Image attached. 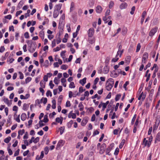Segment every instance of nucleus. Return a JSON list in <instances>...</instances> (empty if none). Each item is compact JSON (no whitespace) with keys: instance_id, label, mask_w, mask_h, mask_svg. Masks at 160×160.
<instances>
[{"instance_id":"obj_22","label":"nucleus","mask_w":160,"mask_h":160,"mask_svg":"<svg viewBox=\"0 0 160 160\" xmlns=\"http://www.w3.org/2000/svg\"><path fill=\"white\" fill-rule=\"evenodd\" d=\"M88 41L90 43L93 44L95 42V39L94 38H88Z\"/></svg>"},{"instance_id":"obj_62","label":"nucleus","mask_w":160,"mask_h":160,"mask_svg":"<svg viewBox=\"0 0 160 160\" xmlns=\"http://www.w3.org/2000/svg\"><path fill=\"white\" fill-rule=\"evenodd\" d=\"M49 85L50 87V88L51 89H52L53 87L54 86V85L53 84L52 82V81H50L49 83Z\"/></svg>"},{"instance_id":"obj_54","label":"nucleus","mask_w":160,"mask_h":160,"mask_svg":"<svg viewBox=\"0 0 160 160\" xmlns=\"http://www.w3.org/2000/svg\"><path fill=\"white\" fill-rule=\"evenodd\" d=\"M54 82L57 85L59 83V81L58 80L57 77H55L54 80Z\"/></svg>"},{"instance_id":"obj_25","label":"nucleus","mask_w":160,"mask_h":160,"mask_svg":"<svg viewBox=\"0 0 160 160\" xmlns=\"http://www.w3.org/2000/svg\"><path fill=\"white\" fill-rule=\"evenodd\" d=\"M41 102V103L43 102L44 104H45L47 102V99L46 98H42L40 100Z\"/></svg>"},{"instance_id":"obj_17","label":"nucleus","mask_w":160,"mask_h":160,"mask_svg":"<svg viewBox=\"0 0 160 160\" xmlns=\"http://www.w3.org/2000/svg\"><path fill=\"white\" fill-rule=\"evenodd\" d=\"M159 141H160V131L157 134L154 142L156 143L157 142Z\"/></svg>"},{"instance_id":"obj_5","label":"nucleus","mask_w":160,"mask_h":160,"mask_svg":"<svg viewBox=\"0 0 160 160\" xmlns=\"http://www.w3.org/2000/svg\"><path fill=\"white\" fill-rule=\"evenodd\" d=\"M94 32V30L92 28H90L88 31V38L92 37Z\"/></svg>"},{"instance_id":"obj_53","label":"nucleus","mask_w":160,"mask_h":160,"mask_svg":"<svg viewBox=\"0 0 160 160\" xmlns=\"http://www.w3.org/2000/svg\"><path fill=\"white\" fill-rule=\"evenodd\" d=\"M24 132V130H20L18 131V134L19 135H22Z\"/></svg>"},{"instance_id":"obj_23","label":"nucleus","mask_w":160,"mask_h":160,"mask_svg":"<svg viewBox=\"0 0 160 160\" xmlns=\"http://www.w3.org/2000/svg\"><path fill=\"white\" fill-rule=\"evenodd\" d=\"M63 98V96L62 95H60L58 99V105H60L62 102V100Z\"/></svg>"},{"instance_id":"obj_48","label":"nucleus","mask_w":160,"mask_h":160,"mask_svg":"<svg viewBox=\"0 0 160 160\" xmlns=\"http://www.w3.org/2000/svg\"><path fill=\"white\" fill-rule=\"evenodd\" d=\"M83 158V155L82 154H80L78 157V158L77 160H82Z\"/></svg>"},{"instance_id":"obj_21","label":"nucleus","mask_w":160,"mask_h":160,"mask_svg":"<svg viewBox=\"0 0 160 160\" xmlns=\"http://www.w3.org/2000/svg\"><path fill=\"white\" fill-rule=\"evenodd\" d=\"M59 12L54 10L53 13V17L54 18H57L58 16Z\"/></svg>"},{"instance_id":"obj_10","label":"nucleus","mask_w":160,"mask_h":160,"mask_svg":"<svg viewBox=\"0 0 160 160\" xmlns=\"http://www.w3.org/2000/svg\"><path fill=\"white\" fill-rule=\"evenodd\" d=\"M68 117L69 118H72V119L76 118V115L75 113H72V111H71L69 113Z\"/></svg>"},{"instance_id":"obj_60","label":"nucleus","mask_w":160,"mask_h":160,"mask_svg":"<svg viewBox=\"0 0 160 160\" xmlns=\"http://www.w3.org/2000/svg\"><path fill=\"white\" fill-rule=\"evenodd\" d=\"M110 12V10L109 9H107L106 10V13H105V16H108L109 15Z\"/></svg>"},{"instance_id":"obj_31","label":"nucleus","mask_w":160,"mask_h":160,"mask_svg":"<svg viewBox=\"0 0 160 160\" xmlns=\"http://www.w3.org/2000/svg\"><path fill=\"white\" fill-rule=\"evenodd\" d=\"M88 122V120L86 119H83L82 120L81 124L82 126H85Z\"/></svg>"},{"instance_id":"obj_43","label":"nucleus","mask_w":160,"mask_h":160,"mask_svg":"<svg viewBox=\"0 0 160 160\" xmlns=\"http://www.w3.org/2000/svg\"><path fill=\"white\" fill-rule=\"evenodd\" d=\"M14 60V59L12 58H10L9 57L7 59V61L8 62H9L10 63H12Z\"/></svg>"},{"instance_id":"obj_63","label":"nucleus","mask_w":160,"mask_h":160,"mask_svg":"<svg viewBox=\"0 0 160 160\" xmlns=\"http://www.w3.org/2000/svg\"><path fill=\"white\" fill-rule=\"evenodd\" d=\"M43 88H39V91L42 93V96L43 95L44 93V91Z\"/></svg>"},{"instance_id":"obj_61","label":"nucleus","mask_w":160,"mask_h":160,"mask_svg":"<svg viewBox=\"0 0 160 160\" xmlns=\"http://www.w3.org/2000/svg\"><path fill=\"white\" fill-rule=\"evenodd\" d=\"M119 149L118 148H117L115 150V151L114 152V154L115 155H117L119 153Z\"/></svg>"},{"instance_id":"obj_11","label":"nucleus","mask_w":160,"mask_h":160,"mask_svg":"<svg viewBox=\"0 0 160 160\" xmlns=\"http://www.w3.org/2000/svg\"><path fill=\"white\" fill-rule=\"evenodd\" d=\"M111 18V17L110 16H105L102 19L104 23H106L109 21Z\"/></svg>"},{"instance_id":"obj_57","label":"nucleus","mask_w":160,"mask_h":160,"mask_svg":"<svg viewBox=\"0 0 160 160\" xmlns=\"http://www.w3.org/2000/svg\"><path fill=\"white\" fill-rule=\"evenodd\" d=\"M19 149H17V151H15V152L14 154V156L15 157V156H18L19 154Z\"/></svg>"},{"instance_id":"obj_40","label":"nucleus","mask_w":160,"mask_h":160,"mask_svg":"<svg viewBox=\"0 0 160 160\" xmlns=\"http://www.w3.org/2000/svg\"><path fill=\"white\" fill-rule=\"evenodd\" d=\"M43 122L46 123L48 121V115H46L44 116V119L42 120Z\"/></svg>"},{"instance_id":"obj_37","label":"nucleus","mask_w":160,"mask_h":160,"mask_svg":"<svg viewBox=\"0 0 160 160\" xmlns=\"http://www.w3.org/2000/svg\"><path fill=\"white\" fill-rule=\"evenodd\" d=\"M131 57L130 56H127L125 58V60L126 62L129 63L130 61Z\"/></svg>"},{"instance_id":"obj_59","label":"nucleus","mask_w":160,"mask_h":160,"mask_svg":"<svg viewBox=\"0 0 160 160\" xmlns=\"http://www.w3.org/2000/svg\"><path fill=\"white\" fill-rule=\"evenodd\" d=\"M39 137H37L36 138L34 139L33 140V142L35 143H36L39 142Z\"/></svg>"},{"instance_id":"obj_9","label":"nucleus","mask_w":160,"mask_h":160,"mask_svg":"<svg viewBox=\"0 0 160 160\" xmlns=\"http://www.w3.org/2000/svg\"><path fill=\"white\" fill-rule=\"evenodd\" d=\"M102 10V8L101 6L98 5L96 8L95 11L97 13H100Z\"/></svg>"},{"instance_id":"obj_16","label":"nucleus","mask_w":160,"mask_h":160,"mask_svg":"<svg viewBox=\"0 0 160 160\" xmlns=\"http://www.w3.org/2000/svg\"><path fill=\"white\" fill-rule=\"evenodd\" d=\"M62 6V4L61 3H59L58 4H57L55 7V9L54 10H57V11L59 12V10L61 9Z\"/></svg>"},{"instance_id":"obj_46","label":"nucleus","mask_w":160,"mask_h":160,"mask_svg":"<svg viewBox=\"0 0 160 160\" xmlns=\"http://www.w3.org/2000/svg\"><path fill=\"white\" fill-rule=\"evenodd\" d=\"M56 114V112H53L52 113H51L49 114V116L50 118H52Z\"/></svg>"},{"instance_id":"obj_20","label":"nucleus","mask_w":160,"mask_h":160,"mask_svg":"<svg viewBox=\"0 0 160 160\" xmlns=\"http://www.w3.org/2000/svg\"><path fill=\"white\" fill-rule=\"evenodd\" d=\"M86 79L87 78H84L82 80H80L79 83L81 84L82 86H84L86 82Z\"/></svg>"},{"instance_id":"obj_50","label":"nucleus","mask_w":160,"mask_h":160,"mask_svg":"<svg viewBox=\"0 0 160 160\" xmlns=\"http://www.w3.org/2000/svg\"><path fill=\"white\" fill-rule=\"evenodd\" d=\"M32 80V78L30 77H27L25 80V82L26 83H28L31 81Z\"/></svg>"},{"instance_id":"obj_42","label":"nucleus","mask_w":160,"mask_h":160,"mask_svg":"<svg viewBox=\"0 0 160 160\" xmlns=\"http://www.w3.org/2000/svg\"><path fill=\"white\" fill-rule=\"evenodd\" d=\"M141 47V46L140 43H138L137 45V48L136 50V52H137L139 51Z\"/></svg>"},{"instance_id":"obj_33","label":"nucleus","mask_w":160,"mask_h":160,"mask_svg":"<svg viewBox=\"0 0 160 160\" xmlns=\"http://www.w3.org/2000/svg\"><path fill=\"white\" fill-rule=\"evenodd\" d=\"M41 88H45V83L43 81H41L40 83Z\"/></svg>"},{"instance_id":"obj_49","label":"nucleus","mask_w":160,"mask_h":160,"mask_svg":"<svg viewBox=\"0 0 160 160\" xmlns=\"http://www.w3.org/2000/svg\"><path fill=\"white\" fill-rule=\"evenodd\" d=\"M68 68V66L66 65H62L61 67V69L63 70H66Z\"/></svg>"},{"instance_id":"obj_13","label":"nucleus","mask_w":160,"mask_h":160,"mask_svg":"<svg viewBox=\"0 0 160 160\" xmlns=\"http://www.w3.org/2000/svg\"><path fill=\"white\" fill-rule=\"evenodd\" d=\"M118 76V73L115 70L113 71L110 74V76L113 78L117 77Z\"/></svg>"},{"instance_id":"obj_15","label":"nucleus","mask_w":160,"mask_h":160,"mask_svg":"<svg viewBox=\"0 0 160 160\" xmlns=\"http://www.w3.org/2000/svg\"><path fill=\"white\" fill-rule=\"evenodd\" d=\"M128 6V4L126 2L122 3L120 6L119 8L121 9L126 8Z\"/></svg>"},{"instance_id":"obj_51","label":"nucleus","mask_w":160,"mask_h":160,"mask_svg":"<svg viewBox=\"0 0 160 160\" xmlns=\"http://www.w3.org/2000/svg\"><path fill=\"white\" fill-rule=\"evenodd\" d=\"M135 6H133L132 7V8H131V11L130 12V13L132 15L134 14V11L135 10Z\"/></svg>"},{"instance_id":"obj_1","label":"nucleus","mask_w":160,"mask_h":160,"mask_svg":"<svg viewBox=\"0 0 160 160\" xmlns=\"http://www.w3.org/2000/svg\"><path fill=\"white\" fill-rule=\"evenodd\" d=\"M148 140H147L146 138H143L142 141V145H144V147H147L149 148L151 145V142L152 141L153 137L151 135L149 137H147Z\"/></svg>"},{"instance_id":"obj_14","label":"nucleus","mask_w":160,"mask_h":160,"mask_svg":"<svg viewBox=\"0 0 160 160\" xmlns=\"http://www.w3.org/2000/svg\"><path fill=\"white\" fill-rule=\"evenodd\" d=\"M60 34L59 33L56 35V43L57 44L59 43L61 41V38H60Z\"/></svg>"},{"instance_id":"obj_39","label":"nucleus","mask_w":160,"mask_h":160,"mask_svg":"<svg viewBox=\"0 0 160 160\" xmlns=\"http://www.w3.org/2000/svg\"><path fill=\"white\" fill-rule=\"evenodd\" d=\"M44 152L43 151H41V155L39 157H38V158H37V160H39L40 159L44 157Z\"/></svg>"},{"instance_id":"obj_58","label":"nucleus","mask_w":160,"mask_h":160,"mask_svg":"<svg viewBox=\"0 0 160 160\" xmlns=\"http://www.w3.org/2000/svg\"><path fill=\"white\" fill-rule=\"evenodd\" d=\"M85 90V89H83V87L81 86L79 88V92L81 93L83 91Z\"/></svg>"},{"instance_id":"obj_56","label":"nucleus","mask_w":160,"mask_h":160,"mask_svg":"<svg viewBox=\"0 0 160 160\" xmlns=\"http://www.w3.org/2000/svg\"><path fill=\"white\" fill-rule=\"evenodd\" d=\"M24 36L25 38H29V33L28 32H26L24 33Z\"/></svg>"},{"instance_id":"obj_30","label":"nucleus","mask_w":160,"mask_h":160,"mask_svg":"<svg viewBox=\"0 0 160 160\" xmlns=\"http://www.w3.org/2000/svg\"><path fill=\"white\" fill-rule=\"evenodd\" d=\"M24 3V1H23L22 0L19 3L17 7L19 8H20L22 7V5H23Z\"/></svg>"},{"instance_id":"obj_7","label":"nucleus","mask_w":160,"mask_h":160,"mask_svg":"<svg viewBox=\"0 0 160 160\" xmlns=\"http://www.w3.org/2000/svg\"><path fill=\"white\" fill-rule=\"evenodd\" d=\"M122 46L121 45H120L118 47V50L117 52V56L119 55V57H121L122 54L124 50H122Z\"/></svg>"},{"instance_id":"obj_29","label":"nucleus","mask_w":160,"mask_h":160,"mask_svg":"<svg viewBox=\"0 0 160 160\" xmlns=\"http://www.w3.org/2000/svg\"><path fill=\"white\" fill-rule=\"evenodd\" d=\"M73 123V121L72 120H70L67 124V126L68 128H70L71 127Z\"/></svg>"},{"instance_id":"obj_35","label":"nucleus","mask_w":160,"mask_h":160,"mask_svg":"<svg viewBox=\"0 0 160 160\" xmlns=\"http://www.w3.org/2000/svg\"><path fill=\"white\" fill-rule=\"evenodd\" d=\"M11 138L10 137H8L7 138H5L4 139V142L5 143H8L11 140Z\"/></svg>"},{"instance_id":"obj_18","label":"nucleus","mask_w":160,"mask_h":160,"mask_svg":"<svg viewBox=\"0 0 160 160\" xmlns=\"http://www.w3.org/2000/svg\"><path fill=\"white\" fill-rule=\"evenodd\" d=\"M55 121L56 122L59 123L60 124H62L63 121V118L62 117L60 118H56Z\"/></svg>"},{"instance_id":"obj_8","label":"nucleus","mask_w":160,"mask_h":160,"mask_svg":"<svg viewBox=\"0 0 160 160\" xmlns=\"http://www.w3.org/2000/svg\"><path fill=\"white\" fill-rule=\"evenodd\" d=\"M106 148V145L105 143H102L99 152L101 154H103L104 152L105 149Z\"/></svg>"},{"instance_id":"obj_36","label":"nucleus","mask_w":160,"mask_h":160,"mask_svg":"<svg viewBox=\"0 0 160 160\" xmlns=\"http://www.w3.org/2000/svg\"><path fill=\"white\" fill-rule=\"evenodd\" d=\"M121 96V95L120 94H118L116 95L115 98V99L116 101H117L119 100L120 99Z\"/></svg>"},{"instance_id":"obj_45","label":"nucleus","mask_w":160,"mask_h":160,"mask_svg":"<svg viewBox=\"0 0 160 160\" xmlns=\"http://www.w3.org/2000/svg\"><path fill=\"white\" fill-rule=\"evenodd\" d=\"M49 148L48 147H46L44 148V151H45V154H47L49 152Z\"/></svg>"},{"instance_id":"obj_2","label":"nucleus","mask_w":160,"mask_h":160,"mask_svg":"<svg viewBox=\"0 0 160 160\" xmlns=\"http://www.w3.org/2000/svg\"><path fill=\"white\" fill-rule=\"evenodd\" d=\"M114 83V80L112 78H109L108 79L106 83V89L108 91H110L113 87Z\"/></svg>"},{"instance_id":"obj_26","label":"nucleus","mask_w":160,"mask_h":160,"mask_svg":"<svg viewBox=\"0 0 160 160\" xmlns=\"http://www.w3.org/2000/svg\"><path fill=\"white\" fill-rule=\"evenodd\" d=\"M78 107L79 108V110L80 111H82L84 109V106L82 104V102H80L79 105Z\"/></svg>"},{"instance_id":"obj_38","label":"nucleus","mask_w":160,"mask_h":160,"mask_svg":"<svg viewBox=\"0 0 160 160\" xmlns=\"http://www.w3.org/2000/svg\"><path fill=\"white\" fill-rule=\"evenodd\" d=\"M118 56H117V54H116L115 57L113 58L112 59V62H117L119 59V58L118 57Z\"/></svg>"},{"instance_id":"obj_41","label":"nucleus","mask_w":160,"mask_h":160,"mask_svg":"<svg viewBox=\"0 0 160 160\" xmlns=\"http://www.w3.org/2000/svg\"><path fill=\"white\" fill-rule=\"evenodd\" d=\"M136 117H137V115L136 114H134V116L132 119V121H131V124L132 125L133 124L134 122L135 121V119H136Z\"/></svg>"},{"instance_id":"obj_6","label":"nucleus","mask_w":160,"mask_h":160,"mask_svg":"<svg viewBox=\"0 0 160 160\" xmlns=\"http://www.w3.org/2000/svg\"><path fill=\"white\" fill-rule=\"evenodd\" d=\"M109 61H106L105 66L104 67L103 70V72L104 74H107L108 73L109 69L108 67Z\"/></svg>"},{"instance_id":"obj_47","label":"nucleus","mask_w":160,"mask_h":160,"mask_svg":"<svg viewBox=\"0 0 160 160\" xmlns=\"http://www.w3.org/2000/svg\"><path fill=\"white\" fill-rule=\"evenodd\" d=\"M46 95L47 97H48L49 95L50 97H52V92L48 90L46 92Z\"/></svg>"},{"instance_id":"obj_32","label":"nucleus","mask_w":160,"mask_h":160,"mask_svg":"<svg viewBox=\"0 0 160 160\" xmlns=\"http://www.w3.org/2000/svg\"><path fill=\"white\" fill-rule=\"evenodd\" d=\"M29 107V105L27 104L24 103L23 105L22 109L24 110L27 111Z\"/></svg>"},{"instance_id":"obj_12","label":"nucleus","mask_w":160,"mask_h":160,"mask_svg":"<svg viewBox=\"0 0 160 160\" xmlns=\"http://www.w3.org/2000/svg\"><path fill=\"white\" fill-rule=\"evenodd\" d=\"M146 96V94L145 93H143V92H142L138 97V99L140 100L142 98V100H143L145 99Z\"/></svg>"},{"instance_id":"obj_28","label":"nucleus","mask_w":160,"mask_h":160,"mask_svg":"<svg viewBox=\"0 0 160 160\" xmlns=\"http://www.w3.org/2000/svg\"><path fill=\"white\" fill-rule=\"evenodd\" d=\"M65 128V127L64 126L61 127L59 128L60 130V135H62L63 133Z\"/></svg>"},{"instance_id":"obj_44","label":"nucleus","mask_w":160,"mask_h":160,"mask_svg":"<svg viewBox=\"0 0 160 160\" xmlns=\"http://www.w3.org/2000/svg\"><path fill=\"white\" fill-rule=\"evenodd\" d=\"M75 86L73 82H71L69 85V88H75Z\"/></svg>"},{"instance_id":"obj_4","label":"nucleus","mask_w":160,"mask_h":160,"mask_svg":"<svg viewBox=\"0 0 160 160\" xmlns=\"http://www.w3.org/2000/svg\"><path fill=\"white\" fill-rule=\"evenodd\" d=\"M158 29V28L157 27H155L152 28L149 32V35L151 37L153 36L157 32Z\"/></svg>"},{"instance_id":"obj_19","label":"nucleus","mask_w":160,"mask_h":160,"mask_svg":"<svg viewBox=\"0 0 160 160\" xmlns=\"http://www.w3.org/2000/svg\"><path fill=\"white\" fill-rule=\"evenodd\" d=\"M39 36L43 40L44 38V32L42 30L39 33Z\"/></svg>"},{"instance_id":"obj_52","label":"nucleus","mask_w":160,"mask_h":160,"mask_svg":"<svg viewBox=\"0 0 160 160\" xmlns=\"http://www.w3.org/2000/svg\"><path fill=\"white\" fill-rule=\"evenodd\" d=\"M18 73L19 74V78L21 79H22L24 78V76L23 74L22 73V72H19Z\"/></svg>"},{"instance_id":"obj_27","label":"nucleus","mask_w":160,"mask_h":160,"mask_svg":"<svg viewBox=\"0 0 160 160\" xmlns=\"http://www.w3.org/2000/svg\"><path fill=\"white\" fill-rule=\"evenodd\" d=\"M4 102L7 104L8 106H10L11 104L8 98H4L3 99Z\"/></svg>"},{"instance_id":"obj_24","label":"nucleus","mask_w":160,"mask_h":160,"mask_svg":"<svg viewBox=\"0 0 160 160\" xmlns=\"http://www.w3.org/2000/svg\"><path fill=\"white\" fill-rule=\"evenodd\" d=\"M26 118H27V115H26V114L25 113H22L21 115V119L22 121H24L26 120Z\"/></svg>"},{"instance_id":"obj_64","label":"nucleus","mask_w":160,"mask_h":160,"mask_svg":"<svg viewBox=\"0 0 160 160\" xmlns=\"http://www.w3.org/2000/svg\"><path fill=\"white\" fill-rule=\"evenodd\" d=\"M35 103L36 104L35 105V106L36 105H39V104L41 103V102L39 101V99H37L35 101Z\"/></svg>"},{"instance_id":"obj_34","label":"nucleus","mask_w":160,"mask_h":160,"mask_svg":"<svg viewBox=\"0 0 160 160\" xmlns=\"http://www.w3.org/2000/svg\"><path fill=\"white\" fill-rule=\"evenodd\" d=\"M125 142V139H123L122 140L121 142L120 143L119 145V148H121L123 147L124 144Z\"/></svg>"},{"instance_id":"obj_3","label":"nucleus","mask_w":160,"mask_h":160,"mask_svg":"<svg viewBox=\"0 0 160 160\" xmlns=\"http://www.w3.org/2000/svg\"><path fill=\"white\" fill-rule=\"evenodd\" d=\"M148 57V53L147 52H145L142 56V63L145 64L147 62V59Z\"/></svg>"},{"instance_id":"obj_55","label":"nucleus","mask_w":160,"mask_h":160,"mask_svg":"<svg viewBox=\"0 0 160 160\" xmlns=\"http://www.w3.org/2000/svg\"><path fill=\"white\" fill-rule=\"evenodd\" d=\"M119 128L118 129H114L113 131V134L114 135H117L118 134V131H119Z\"/></svg>"}]
</instances>
